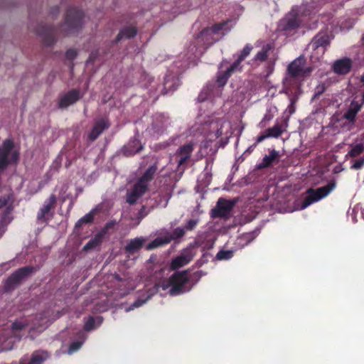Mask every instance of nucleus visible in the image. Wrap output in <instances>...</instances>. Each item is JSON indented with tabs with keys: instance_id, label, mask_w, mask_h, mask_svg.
Segmentation results:
<instances>
[{
	"instance_id": "obj_1",
	"label": "nucleus",
	"mask_w": 364,
	"mask_h": 364,
	"mask_svg": "<svg viewBox=\"0 0 364 364\" xmlns=\"http://www.w3.org/2000/svg\"><path fill=\"white\" fill-rule=\"evenodd\" d=\"M48 326V319L43 314L23 316L16 318L11 329H4L0 333V351L10 350L21 338V332L28 329L31 338L36 332H41Z\"/></svg>"
},
{
	"instance_id": "obj_2",
	"label": "nucleus",
	"mask_w": 364,
	"mask_h": 364,
	"mask_svg": "<svg viewBox=\"0 0 364 364\" xmlns=\"http://www.w3.org/2000/svg\"><path fill=\"white\" fill-rule=\"evenodd\" d=\"M200 275L195 273L189 274L187 271L178 272L173 274L168 279L163 280L155 284L151 289L146 290L148 295L146 297H139L134 304L126 311H129L134 308H138L145 304L156 291L161 289L164 291H168L170 295L177 296L188 291L193 287L195 283L200 279Z\"/></svg>"
},
{
	"instance_id": "obj_3",
	"label": "nucleus",
	"mask_w": 364,
	"mask_h": 364,
	"mask_svg": "<svg viewBox=\"0 0 364 364\" xmlns=\"http://www.w3.org/2000/svg\"><path fill=\"white\" fill-rule=\"evenodd\" d=\"M234 25V21L228 20L220 23L214 25L212 28L203 29L196 37L194 44L190 45L188 48V56L183 63L178 65V72L188 68L191 63L195 60V58L200 55L205 50L215 41H218L221 36L228 32Z\"/></svg>"
},
{
	"instance_id": "obj_4",
	"label": "nucleus",
	"mask_w": 364,
	"mask_h": 364,
	"mask_svg": "<svg viewBox=\"0 0 364 364\" xmlns=\"http://www.w3.org/2000/svg\"><path fill=\"white\" fill-rule=\"evenodd\" d=\"M199 130L209 141H213L221 136L228 139L232 134L230 123L224 118L215 117L205 121Z\"/></svg>"
},
{
	"instance_id": "obj_5",
	"label": "nucleus",
	"mask_w": 364,
	"mask_h": 364,
	"mask_svg": "<svg viewBox=\"0 0 364 364\" xmlns=\"http://www.w3.org/2000/svg\"><path fill=\"white\" fill-rule=\"evenodd\" d=\"M158 169L157 164L151 165L137 180L132 189L127 193V201L134 204L146 191L150 181Z\"/></svg>"
},
{
	"instance_id": "obj_6",
	"label": "nucleus",
	"mask_w": 364,
	"mask_h": 364,
	"mask_svg": "<svg viewBox=\"0 0 364 364\" xmlns=\"http://www.w3.org/2000/svg\"><path fill=\"white\" fill-rule=\"evenodd\" d=\"M250 48L246 46L239 55L237 60L230 66L227 67L225 70H223V65L220 68V70L217 75L215 82V95H220L221 93V88L226 84L228 79L230 77L233 72L240 70L241 62L250 54Z\"/></svg>"
},
{
	"instance_id": "obj_7",
	"label": "nucleus",
	"mask_w": 364,
	"mask_h": 364,
	"mask_svg": "<svg viewBox=\"0 0 364 364\" xmlns=\"http://www.w3.org/2000/svg\"><path fill=\"white\" fill-rule=\"evenodd\" d=\"M336 186V183L333 180L328 182L326 186L316 189L313 188H308L306 191V196L301 203V209H305L312 203L326 197Z\"/></svg>"
},
{
	"instance_id": "obj_8",
	"label": "nucleus",
	"mask_w": 364,
	"mask_h": 364,
	"mask_svg": "<svg viewBox=\"0 0 364 364\" xmlns=\"http://www.w3.org/2000/svg\"><path fill=\"white\" fill-rule=\"evenodd\" d=\"M18 158V152L14 149V143L11 139L4 141L0 146V172L12 163H16Z\"/></svg>"
},
{
	"instance_id": "obj_9",
	"label": "nucleus",
	"mask_w": 364,
	"mask_h": 364,
	"mask_svg": "<svg viewBox=\"0 0 364 364\" xmlns=\"http://www.w3.org/2000/svg\"><path fill=\"white\" fill-rule=\"evenodd\" d=\"M306 59L304 56H299L292 61L287 68L290 76L292 77H304L309 74L312 69L310 67H305Z\"/></svg>"
},
{
	"instance_id": "obj_10",
	"label": "nucleus",
	"mask_w": 364,
	"mask_h": 364,
	"mask_svg": "<svg viewBox=\"0 0 364 364\" xmlns=\"http://www.w3.org/2000/svg\"><path fill=\"white\" fill-rule=\"evenodd\" d=\"M82 13L76 9H71L68 11L65 21L63 26L64 30L68 33L73 32L75 29H77L82 22Z\"/></svg>"
},
{
	"instance_id": "obj_11",
	"label": "nucleus",
	"mask_w": 364,
	"mask_h": 364,
	"mask_svg": "<svg viewBox=\"0 0 364 364\" xmlns=\"http://www.w3.org/2000/svg\"><path fill=\"white\" fill-rule=\"evenodd\" d=\"M236 200H228L220 198L217 202V206L212 210L213 217L227 218L235 205Z\"/></svg>"
},
{
	"instance_id": "obj_12",
	"label": "nucleus",
	"mask_w": 364,
	"mask_h": 364,
	"mask_svg": "<svg viewBox=\"0 0 364 364\" xmlns=\"http://www.w3.org/2000/svg\"><path fill=\"white\" fill-rule=\"evenodd\" d=\"M174 186V183L169 178L166 184L160 188V193L156 198L154 206L159 208H166L168 205V200L171 197V193Z\"/></svg>"
},
{
	"instance_id": "obj_13",
	"label": "nucleus",
	"mask_w": 364,
	"mask_h": 364,
	"mask_svg": "<svg viewBox=\"0 0 364 364\" xmlns=\"http://www.w3.org/2000/svg\"><path fill=\"white\" fill-rule=\"evenodd\" d=\"M56 202V198L54 195H50V197L44 202V204L40 209L37 220L41 223H46L51 216V209L54 207Z\"/></svg>"
},
{
	"instance_id": "obj_14",
	"label": "nucleus",
	"mask_w": 364,
	"mask_h": 364,
	"mask_svg": "<svg viewBox=\"0 0 364 364\" xmlns=\"http://www.w3.org/2000/svg\"><path fill=\"white\" fill-rule=\"evenodd\" d=\"M193 149V145L191 143L181 146L178 151L171 158V162L177 164L176 168L182 165L191 156Z\"/></svg>"
},
{
	"instance_id": "obj_15",
	"label": "nucleus",
	"mask_w": 364,
	"mask_h": 364,
	"mask_svg": "<svg viewBox=\"0 0 364 364\" xmlns=\"http://www.w3.org/2000/svg\"><path fill=\"white\" fill-rule=\"evenodd\" d=\"M194 254L191 248L183 250L181 254L173 258L171 262V267L173 269H178L188 264L193 258Z\"/></svg>"
},
{
	"instance_id": "obj_16",
	"label": "nucleus",
	"mask_w": 364,
	"mask_h": 364,
	"mask_svg": "<svg viewBox=\"0 0 364 364\" xmlns=\"http://www.w3.org/2000/svg\"><path fill=\"white\" fill-rule=\"evenodd\" d=\"M285 129L282 127V125L276 123L272 127L265 129L257 139L256 142L259 143L267 138H278L284 132Z\"/></svg>"
},
{
	"instance_id": "obj_17",
	"label": "nucleus",
	"mask_w": 364,
	"mask_h": 364,
	"mask_svg": "<svg viewBox=\"0 0 364 364\" xmlns=\"http://www.w3.org/2000/svg\"><path fill=\"white\" fill-rule=\"evenodd\" d=\"M353 66V62L350 58H344L342 59L337 60L333 65V70L338 75H346L348 74Z\"/></svg>"
},
{
	"instance_id": "obj_18",
	"label": "nucleus",
	"mask_w": 364,
	"mask_h": 364,
	"mask_svg": "<svg viewBox=\"0 0 364 364\" xmlns=\"http://www.w3.org/2000/svg\"><path fill=\"white\" fill-rule=\"evenodd\" d=\"M259 44L261 46V50L257 53L252 59L254 63L266 61L269 55V52L274 49V46L272 43L262 41L259 42ZM256 46H259V42L256 43Z\"/></svg>"
},
{
	"instance_id": "obj_19",
	"label": "nucleus",
	"mask_w": 364,
	"mask_h": 364,
	"mask_svg": "<svg viewBox=\"0 0 364 364\" xmlns=\"http://www.w3.org/2000/svg\"><path fill=\"white\" fill-rule=\"evenodd\" d=\"M33 270V267H23L14 272L6 281L7 288H11L18 283L23 278L29 274Z\"/></svg>"
},
{
	"instance_id": "obj_20",
	"label": "nucleus",
	"mask_w": 364,
	"mask_h": 364,
	"mask_svg": "<svg viewBox=\"0 0 364 364\" xmlns=\"http://www.w3.org/2000/svg\"><path fill=\"white\" fill-rule=\"evenodd\" d=\"M80 97V95L79 91L73 90L60 97L59 106L62 108L67 107L77 102Z\"/></svg>"
},
{
	"instance_id": "obj_21",
	"label": "nucleus",
	"mask_w": 364,
	"mask_h": 364,
	"mask_svg": "<svg viewBox=\"0 0 364 364\" xmlns=\"http://www.w3.org/2000/svg\"><path fill=\"white\" fill-rule=\"evenodd\" d=\"M109 126V123L106 119H100L96 121L90 134V139L95 140L105 129H107Z\"/></svg>"
},
{
	"instance_id": "obj_22",
	"label": "nucleus",
	"mask_w": 364,
	"mask_h": 364,
	"mask_svg": "<svg viewBox=\"0 0 364 364\" xmlns=\"http://www.w3.org/2000/svg\"><path fill=\"white\" fill-rule=\"evenodd\" d=\"M48 357L47 352L36 351L32 354L30 362L26 363L27 358H22L20 360V364H42Z\"/></svg>"
},
{
	"instance_id": "obj_23",
	"label": "nucleus",
	"mask_w": 364,
	"mask_h": 364,
	"mask_svg": "<svg viewBox=\"0 0 364 364\" xmlns=\"http://www.w3.org/2000/svg\"><path fill=\"white\" fill-rule=\"evenodd\" d=\"M171 241V238L169 235L168 232H166L165 234L162 236H159L156 237L155 240L149 242L146 246V248L148 250L157 248L159 247H161L162 245H164L166 244L169 243Z\"/></svg>"
},
{
	"instance_id": "obj_24",
	"label": "nucleus",
	"mask_w": 364,
	"mask_h": 364,
	"mask_svg": "<svg viewBox=\"0 0 364 364\" xmlns=\"http://www.w3.org/2000/svg\"><path fill=\"white\" fill-rule=\"evenodd\" d=\"M279 157V154L275 149L269 151V155L264 156L262 161L257 166L259 169L270 166Z\"/></svg>"
},
{
	"instance_id": "obj_25",
	"label": "nucleus",
	"mask_w": 364,
	"mask_h": 364,
	"mask_svg": "<svg viewBox=\"0 0 364 364\" xmlns=\"http://www.w3.org/2000/svg\"><path fill=\"white\" fill-rule=\"evenodd\" d=\"M143 149V146L141 142L136 138L131 139L127 145L124 147L125 154L127 156H130L138 153Z\"/></svg>"
},
{
	"instance_id": "obj_26",
	"label": "nucleus",
	"mask_w": 364,
	"mask_h": 364,
	"mask_svg": "<svg viewBox=\"0 0 364 364\" xmlns=\"http://www.w3.org/2000/svg\"><path fill=\"white\" fill-rule=\"evenodd\" d=\"M144 242L145 239L143 237H136L131 240L125 247V250L129 254H133L141 248Z\"/></svg>"
},
{
	"instance_id": "obj_27",
	"label": "nucleus",
	"mask_w": 364,
	"mask_h": 364,
	"mask_svg": "<svg viewBox=\"0 0 364 364\" xmlns=\"http://www.w3.org/2000/svg\"><path fill=\"white\" fill-rule=\"evenodd\" d=\"M330 43L328 36L325 33H318L312 40V46L314 49L319 47L326 48Z\"/></svg>"
},
{
	"instance_id": "obj_28",
	"label": "nucleus",
	"mask_w": 364,
	"mask_h": 364,
	"mask_svg": "<svg viewBox=\"0 0 364 364\" xmlns=\"http://www.w3.org/2000/svg\"><path fill=\"white\" fill-rule=\"evenodd\" d=\"M300 21L296 16H291L287 19V17L282 23V28L284 31H292L300 26Z\"/></svg>"
},
{
	"instance_id": "obj_29",
	"label": "nucleus",
	"mask_w": 364,
	"mask_h": 364,
	"mask_svg": "<svg viewBox=\"0 0 364 364\" xmlns=\"http://www.w3.org/2000/svg\"><path fill=\"white\" fill-rule=\"evenodd\" d=\"M102 323V318L101 316L89 317L88 319L85 323V331H92L97 328Z\"/></svg>"
},
{
	"instance_id": "obj_30",
	"label": "nucleus",
	"mask_w": 364,
	"mask_h": 364,
	"mask_svg": "<svg viewBox=\"0 0 364 364\" xmlns=\"http://www.w3.org/2000/svg\"><path fill=\"white\" fill-rule=\"evenodd\" d=\"M104 237L103 232H99L95 235L93 238H92L85 246L84 250H88L91 249H94L97 247L102 241V238Z\"/></svg>"
},
{
	"instance_id": "obj_31",
	"label": "nucleus",
	"mask_w": 364,
	"mask_h": 364,
	"mask_svg": "<svg viewBox=\"0 0 364 364\" xmlns=\"http://www.w3.org/2000/svg\"><path fill=\"white\" fill-rule=\"evenodd\" d=\"M136 34V29L134 26H127L124 28L118 34L117 40L122 38H129Z\"/></svg>"
},
{
	"instance_id": "obj_32",
	"label": "nucleus",
	"mask_w": 364,
	"mask_h": 364,
	"mask_svg": "<svg viewBox=\"0 0 364 364\" xmlns=\"http://www.w3.org/2000/svg\"><path fill=\"white\" fill-rule=\"evenodd\" d=\"M180 85L178 77L171 78L169 76H166L164 80V89L168 91H173Z\"/></svg>"
},
{
	"instance_id": "obj_33",
	"label": "nucleus",
	"mask_w": 364,
	"mask_h": 364,
	"mask_svg": "<svg viewBox=\"0 0 364 364\" xmlns=\"http://www.w3.org/2000/svg\"><path fill=\"white\" fill-rule=\"evenodd\" d=\"M364 151V145L362 144H357L353 146L351 149L348 152L346 157L355 158L360 155Z\"/></svg>"
},
{
	"instance_id": "obj_34",
	"label": "nucleus",
	"mask_w": 364,
	"mask_h": 364,
	"mask_svg": "<svg viewBox=\"0 0 364 364\" xmlns=\"http://www.w3.org/2000/svg\"><path fill=\"white\" fill-rule=\"evenodd\" d=\"M215 87L213 85H208L205 88H204L200 94L199 95L198 100L200 102L205 101L208 95H211L214 92Z\"/></svg>"
},
{
	"instance_id": "obj_35",
	"label": "nucleus",
	"mask_w": 364,
	"mask_h": 364,
	"mask_svg": "<svg viewBox=\"0 0 364 364\" xmlns=\"http://www.w3.org/2000/svg\"><path fill=\"white\" fill-rule=\"evenodd\" d=\"M233 257V251L232 250H220L216 255L218 260H228Z\"/></svg>"
},
{
	"instance_id": "obj_36",
	"label": "nucleus",
	"mask_w": 364,
	"mask_h": 364,
	"mask_svg": "<svg viewBox=\"0 0 364 364\" xmlns=\"http://www.w3.org/2000/svg\"><path fill=\"white\" fill-rule=\"evenodd\" d=\"M185 234V230L182 228H176L172 233L169 232V235L172 240H176L181 237Z\"/></svg>"
},
{
	"instance_id": "obj_37",
	"label": "nucleus",
	"mask_w": 364,
	"mask_h": 364,
	"mask_svg": "<svg viewBox=\"0 0 364 364\" xmlns=\"http://www.w3.org/2000/svg\"><path fill=\"white\" fill-rule=\"evenodd\" d=\"M357 114L352 109H348L343 114V117L350 123H354Z\"/></svg>"
},
{
	"instance_id": "obj_38",
	"label": "nucleus",
	"mask_w": 364,
	"mask_h": 364,
	"mask_svg": "<svg viewBox=\"0 0 364 364\" xmlns=\"http://www.w3.org/2000/svg\"><path fill=\"white\" fill-rule=\"evenodd\" d=\"M82 343H83V341H75V342L72 343L68 350V353L73 354V353L76 352L77 350H78L80 348Z\"/></svg>"
},
{
	"instance_id": "obj_39",
	"label": "nucleus",
	"mask_w": 364,
	"mask_h": 364,
	"mask_svg": "<svg viewBox=\"0 0 364 364\" xmlns=\"http://www.w3.org/2000/svg\"><path fill=\"white\" fill-rule=\"evenodd\" d=\"M364 166V156L359 159L355 160L351 165L350 168L354 170H360Z\"/></svg>"
},
{
	"instance_id": "obj_40",
	"label": "nucleus",
	"mask_w": 364,
	"mask_h": 364,
	"mask_svg": "<svg viewBox=\"0 0 364 364\" xmlns=\"http://www.w3.org/2000/svg\"><path fill=\"white\" fill-rule=\"evenodd\" d=\"M93 219V215L92 213H90L82 217L79 221L78 223H88L91 222Z\"/></svg>"
},
{
	"instance_id": "obj_41",
	"label": "nucleus",
	"mask_w": 364,
	"mask_h": 364,
	"mask_svg": "<svg viewBox=\"0 0 364 364\" xmlns=\"http://www.w3.org/2000/svg\"><path fill=\"white\" fill-rule=\"evenodd\" d=\"M197 220H190L185 226V229L187 230H193L197 225Z\"/></svg>"
},
{
	"instance_id": "obj_42",
	"label": "nucleus",
	"mask_w": 364,
	"mask_h": 364,
	"mask_svg": "<svg viewBox=\"0 0 364 364\" xmlns=\"http://www.w3.org/2000/svg\"><path fill=\"white\" fill-rule=\"evenodd\" d=\"M77 56V52L74 49H70L66 52V58L69 60H73Z\"/></svg>"
},
{
	"instance_id": "obj_43",
	"label": "nucleus",
	"mask_w": 364,
	"mask_h": 364,
	"mask_svg": "<svg viewBox=\"0 0 364 364\" xmlns=\"http://www.w3.org/2000/svg\"><path fill=\"white\" fill-rule=\"evenodd\" d=\"M296 100L294 99V98H291V103L290 105L288 106V109H289V113L291 114L293 113H294L295 112V103H296Z\"/></svg>"
},
{
	"instance_id": "obj_44",
	"label": "nucleus",
	"mask_w": 364,
	"mask_h": 364,
	"mask_svg": "<svg viewBox=\"0 0 364 364\" xmlns=\"http://www.w3.org/2000/svg\"><path fill=\"white\" fill-rule=\"evenodd\" d=\"M349 108L352 109L356 114H358V112L361 109V105L358 104V102H353Z\"/></svg>"
},
{
	"instance_id": "obj_45",
	"label": "nucleus",
	"mask_w": 364,
	"mask_h": 364,
	"mask_svg": "<svg viewBox=\"0 0 364 364\" xmlns=\"http://www.w3.org/2000/svg\"><path fill=\"white\" fill-rule=\"evenodd\" d=\"M273 117H274V115L272 114H271L270 112H267L264 114L262 122H269L273 119Z\"/></svg>"
},
{
	"instance_id": "obj_46",
	"label": "nucleus",
	"mask_w": 364,
	"mask_h": 364,
	"mask_svg": "<svg viewBox=\"0 0 364 364\" xmlns=\"http://www.w3.org/2000/svg\"><path fill=\"white\" fill-rule=\"evenodd\" d=\"M9 200V198L5 197V196L0 198V208L5 206L7 204Z\"/></svg>"
},
{
	"instance_id": "obj_47",
	"label": "nucleus",
	"mask_w": 364,
	"mask_h": 364,
	"mask_svg": "<svg viewBox=\"0 0 364 364\" xmlns=\"http://www.w3.org/2000/svg\"><path fill=\"white\" fill-rule=\"evenodd\" d=\"M267 70H267V75H266L267 76H268V75H269L272 72V70H273V68H272V66L271 65H269L267 66Z\"/></svg>"
},
{
	"instance_id": "obj_48",
	"label": "nucleus",
	"mask_w": 364,
	"mask_h": 364,
	"mask_svg": "<svg viewBox=\"0 0 364 364\" xmlns=\"http://www.w3.org/2000/svg\"><path fill=\"white\" fill-rule=\"evenodd\" d=\"M251 235H252V240L253 237L257 235V232L256 230H254V231H252Z\"/></svg>"
},
{
	"instance_id": "obj_49",
	"label": "nucleus",
	"mask_w": 364,
	"mask_h": 364,
	"mask_svg": "<svg viewBox=\"0 0 364 364\" xmlns=\"http://www.w3.org/2000/svg\"><path fill=\"white\" fill-rule=\"evenodd\" d=\"M323 91V89L321 91V92H318L315 94L314 97H316L318 96H319Z\"/></svg>"
},
{
	"instance_id": "obj_50",
	"label": "nucleus",
	"mask_w": 364,
	"mask_h": 364,
	"mask_svg": "<svg viewBox=\"0 0 364 364\" xmlns=\"http://www.w3.org/2000/svg\"><path fill=\"white\" fill-rule=\"evenodd\" d=\"M360 81L364 84V73H363V75H361Z\"/></svg>"
},
{
	"instance_id": "obj_51",
	"label": "nucleus",
	"mask_w": 364,
	"mask_h": 364,
	"mask_svg": "<svg viewBox=\"0 0 364 364\" xmlns=\"http://www.w3.org/2000/svg\"><path fill=\"white\" fill-rule=\"evenodd\" d=\"M164 176H166V173H161L160 177H164Z\"/></svg>"
},
{
	"instance_id": "obj_52",
	"label": "nucleus",
	"mask_w": 364,
	"mask_h": 364,
	"mask_svg": "<svg viewBox=\"0 0 364 364\" xmlns=\"http://www.w3.org/2000/svg\"><path fill=\"white\" fill-rule=\"evenodd\" d=\"M146 213H145L144 215H143L142 216H141L140 218V220H141V218H143V217H144L146 215Z\"/></svg>"
},
{
	"instance_id": "obj_53",
	"label": "nucleus",
	"mask_w": 364,
	"mask_h": 364,
	"mask_svg": "<svg viewBox=\"0 0 364 364\" xmlns=\"http://www.w3.org/2000/svg\"><path fill=\"white\" fill-rule=\"evenodd\" d=\"M363 103H364V93H363Z\"/></svg>"
},
{
	"instance_id": "obj_54",
	"label": "nucleus",
	"mask_w": 364,
	"mask_h": 364,
	"mask_svg": "<svg viewBox=\"0 0 364 364\" xmlns=\"http://www.w3.org/2000/svg\"><path fill=\"white\" fill-rule=\"evenodd\" d=\"M362 39H363V41H364V35H363V36Z\"/></svg>"
}]
</instances>
